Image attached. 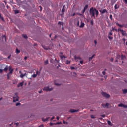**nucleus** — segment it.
I'll list each match as a JSON object with an SVG mask.
<instances>
[{"label":"nucleus","mask_w":127,"mask_h":127,"mask_svg":"<svg viewBox=\"0 0 127 127\" xmlns=\"http://www.w3.org/2000/svg\"><path fill=\"white\" fill-rule=\"evenodd\" d=\"M19 73H20V74H21L20 75V78H23V77H24L25 76V75H26V74H25V73L24 74L21 73V71H19Z\"/></svg>","instance_id":"obj_11"},{"label":"nucleus","mask_w":127,"mask_h":127,"mask_svg":"<svg viewBox=\"0 0 127 127\" xmlns=\"http://www.w3.org/2000/svg\"><path fill=\"white\" fill-rule=\"evenodd\" d=\"M100 12L101 14H104V13H108V11H107V9H104L103 10H100Z\"/></svg>","instance_id":"obj_5"},{"label":"nucleus","mask_w":127,"mask_h":127,"mask_svg":"<svg viewBox=\"0 0 127 127\" xmlns=\"http://www.w3.org/2000/svg\"><path fill=\"white\" fill-rule=\"evenodd\" d=\"M116 25H118V26H119V27H124V25H121L119 24V23H116Z\"/></svg>","instance_id":"obj_16"},{"label":"nucleus","mask_w":127,"mask_h":127,"mask_svg":"<svg viewBox=\"0 0 127 127\" xmlns=\"http://www.w3.org/2000/svg\"><path fill=\"white\" fill-rule=\"evenodd\" d=\"M52 125H53V123H50V125H51V126H52Z\"/></svg>","instance_id":"obj_62"},{"label":"nucleus","mask_w":127,"mask_h":127,"mask_svg":"<svg viewBox=\"0 0 127 127\" xmlns=\"http://www.w3.org/2000/svg\"><path fill=\"white\" fill-rule=\"evenodd\" d=\"M37 75H38V71H36V74H34L32 75V77H33V78H36V76H37Z\"/></svg>","instance_id":"obj_12"},{"label":"nucleus","mask_w":127,"mask_h":127,"mask_svg":"<svg viewBox=\"0 0 127 127\" xmlns=\"http://www.w3.org/2000/svg\"><path fill=\"white\" fill-rule=\"evenodd\" d=\"M0 19H1L2 21H4V19L2 17L1 14H0Z\"/></svg>","instance_id":"obj_20"},{"label":"nucleus","mask_w":127,"mask_h":127,"mask_svg":"<svg viewBox=\"0 0 127 127\" xmlns=\"http://www.w3.org/2000/svg\"><path fill=\"white\" fill-rule=\"evenodd\" d=\"M16 53L17 54H18V53H20V50H18V49L16 48Z\"/></svg>","instance_id":"obj_19"},{"label":"nucleus","mask_w":127,"mask_h":127,"mask_svg":"<svg viewBox=\"0 0 127 127\" xmlns=\"http://www.w3.org/2000/svg\"><path fill=\"white\" fill-rule=\"evenodd\" d=\"M124 58H126V57L125 56H122L121 57V59L123 60L124 59Z\"/></svg>","instance_id":"obj_40"},{"label":"nucleus","mask_w":127,"mask_h":127,"mask_svg":"<svg viewBox=\"0 0 127 127\" xmlns=\"http://www.w3.org/2000/svg\"><path fill=\"white\" fill-rule=\"evenodd\" d=\"M126 45H127V41H126Z\"/></svg>","instance_id":"obj_64"},{"label":"nucleus","mask_w":127,"mask_h":127,"mask_svg":"<svg viewBox=\"0 0 127 127\" xmlns=\"http://www.w3.org/2000/svg\"><path fill=\"white\" fill-rule=\"evenodd\" d=\"M118 107H124V104L123 103H120L118 105Z\"/></svg>","instance_id":"obj_24"},{"label":"nucleus","mask_w":127,"mask_h":127,"mask_svg":"<svg viewBox=\"0 0 127 127\" xmlns=\"http://www.w3.org/2000/svg\"><path fill=\"white\" fill-rule=\"evenodd\" d=\"M102 96H103V97H105V98H110V95L105 92H102Z\"/></svg>","instance_id":"obj_3"},{"label":"nucleus","mask_w":127,"mask_h":127,"mask_svg":"<svg viewBox=\"0 0 127 127\" xmlns=\"http://www.w3.org/2000/svg\"><path fill=\"white\" fill-rule=\"evenodd\" d=\"M16 106H20V103H17L16 104Z\"/></svg>","instance_id":"obj_43"},{"label":"nucleus","mask_w":127,"mask_h":127,"mask_svg":"<svg viewBox=\"0 0 127 127\" xmlns=\"http://www.w3.org/2000/svg\"><path fill=\"white\" fill-rule=\"evenodd\" d=\"M43 48H44V49H46V50H48V48H45V46H43Z\"/></svg>","instance_id":"obj_46"},{"label":"nucleus","mask_w":127,"mask_h":127,"mask_svg":"<svg viewBox=\"0 0 127 127\" xmlns=\"http://www.w3.org/2000/svg\"><path fill=\"white\" fill-rule=\"evenodd\" d=\"M3 72V69H0V74L2 73Z\"/></svg>","instance_id":"obj_42"},{"label":"nucleus","mask_w":127,"mask_h":127,"mask_svg":"<svg viewBox=\"0 0 127 127\" xmlns=\"http://www.w3.org/2000/svg\"><path fill=\"white\" fill-rule=\"evenodd\" d=\"M3 71H5V72H7V70H8V67L6 66L4 69H3Z\"/></svg>","instance_id":"obj_29"},{"label":"nucleus","mask_w":127,"mask_h":127,"mask_svg":"<svg viewBox=\"0 0 127 127\" xmlns=\"http://www.w3.org/2000/svg\"><path fill=\"white\" fill-rule=\"evenodd\" d=\"M18 93H15V96L13 97V102H17L18 101Z\"/></svg>","instance_id":"obj_2"},{"label":"nucleus","mask_w":127,"mask_h":127,"mask_svg":"<svg viewBox=\"0 0 127 127\" xmlns=\"http://www.w3.org/2000/svg\"><path fill=\"white\" fill-rule=\"evenodd\" d=\"M24 59H25V60H26V59H27V57H25Z\"/></svg>","instance_id":"obj_57"},{"label":"nucleus","mask_w":127,"mask_h":127,"mask_svg":"<svg viewBox=\"0 0 127 127\" xmlns=\"http://www.w3.org/2000/svg\"><path fill=\"white\" fill-rule=\"evenodd\" d=\"M9 71L10 72L8 74H9L10 75V74H12V72H13V70L11 68V67H9Z\"/></svg>","instance_id":"obj_15"},{"label":"nucleus","mask_w":127,"mask_h":127,"mask_svg":"<svg viewBox=\"0 0 127 127\" xmlns=\"http://www.w3.org/2000/svg\"><path fill=\"white\" fill-rule=\"evenodd\" d=\"M109 35H113V33H112V31H110L109 32Z\"/></svg>","instance_id":"obj_44"},{"label":"nucleus","mask_w":127,"mask_h":127,"mask_svg":"<svg viewBox=\"0 0 127 127\" xmlns=\"http://www.w3.org/2000/svg\"><path fill=\"white\" fill-rule=\"evenodd\" d=\"M114 8L115 9H118V8H119V6H118V5L117 4H115L114 6Z\"/></svg>","instance_id":"obj_27"},{"label":"nucleus","mask_w":127,"mask_h":127,"mask_svg":"<svg viewBox=\"0 0 127 127\" xmlns=\"http://www.w3.org/2000/svg\"><path fill=\"white\" fill-rule=\"evenodd\" d=\"M85 11H86V10L83 9L81 13L84 14V13H85Z\"/></svg>","instance_id":"obj_38"},{"label":"nucleus","mask_w":127,"mask_h":127,"mask_svg":"<svg viewBox=\"0 0 127 127\" xmlns=\"http://www.w3.org/2000/svg\"><path fill=\"white\" fill-rule=\"evenodd\" d=\"M22 86H23V82H21L18 84L17 87L19 88V87H22Z\"/></svg>","instance_id":"obj_14"},{"label":"nucleus","mask_w":127,"mask_h":127,"mask_svg":"<svg viewBox=\"0 0 127 127\" xmlns=\"http://www.w3.org/2000/svg\"><path fill=\"white\" fill-rule=\"evenodd\" d=\"M101 117H102V118H105V117H106V115H105V114H103L101 115Z\"/></svg>","instance_id":"obj_47"},{"label":"nucleus","mask_w":127,"mask_h":127,"mask_svg":"<svg viewBox=\"0 0 127 127\" xmlns=\"http://www.w3.org/2000/svg\"><path fill=\"white\" fill-rule=\"evenodd\" d=\"M54 116H53V117L51 118V120L52 121V120H54Z\"/></svg>","instance_id":"obj_53"},{"label":"nucleus","mask_w":127,"mask_h":127,"mask_svg":"<svg viewBox=\"0 0 127 127\" xmlns=\"http://www.w3.org/2000/svg\"><path fill=\"white\" fill-rule=\"evenodd\" d=\"M114 30H115V31H118V30H117L116 29V28H114V27H112V29L111 30V31H114Z\"/></svg>","instance_id":"obj_28"},{"label":"nucleus","mask_w":127,"mask_h":127,"mask_svg":"<svg viewBox=\"0 0 127 127\" xmlns=\"http://www.w3.org/2000/svg\"><path fill=\"white\" fill-rule=\"evenodd\" d=\"M15 124H16V126H18V123H16Z\"/></svg>","instance_id":"obj_63"},{"label":"nucleus","mask_w":127,"mask_h":127,"mask_svg":"<svg viewBox=\"0 0 127 127\" xmlns=\"http://www.w3.org/2000/svg\"><path fill=\"white\" fill-rule=\"evenodd\" d=\"M63 123H64V124H66V123H67V122H65V121H64Z\"/></svg>","instance_id":"obj_61"},{"label":"nucleus","mask_w":127,"mask_h":127,"mask_svg":"<svg viewBox=\"0 0 127 127\" xmlns=\"http://www.w3.org/2000/svg\"><path fill=\"white\" fill-rule=\"evenodd\" d=\"M72 16H75L76 15V13H73L72 15H71Z\"/></svg>","instance_id":"obj_50"},{"label":"nucleus","mask_w":127,"mask_h":127,"mask_svg":"<svg viewBox=\"0 0 127 127\" xmlns=\"http://www.w3.org/2000/svg\"><path fill=\"white\" fill-rule=\"evenodd\" d=\"M108 38L110 39V40H112V39H113V37L110 36H108Z\"/></svg>","instance_id":"obj_37"},{"label":"nucleus","mask_w":127,"mask_h":127,"mask_svg":"<svg viewBox=\"0 0 127 127\" xmlns=\"http://www.w3.org/2000/svg\"><path fill=\"white\" fill-rule=\"evenodd\" d=\"M65 5H64L63 6V8H62V13L63 14H64V12H65Z\"/></svg>","instance_id":"obj_8"},{"label":"nucleus","mask_w":127,"mask_h":127,"mask_svg":"<svg viewBox=\"0 0 127 127\" xmlns=\"http://www.w3.org/2000/svg\"><path fill=\"white\" fill-rule=\"evenodd\" d=\"M70 69H71V70H75V67H73V66H71V67H70Z\"/></svg>","instance_id":"obj_41"},{"label":"nucleus","mask_w":127,"mask_h":127,"mask_svg":"<svg viewBox=\"0 0 127 127\" xmlns=\"http://www.w3.org/2000/svg\"><path fill=\"white\" fill-rule=\"evenodd\" d=\"M125 3H127V0H124Z\"/></svg>","instance_id":"obj_49"},{"label":"nucleus","mask_w":127,"mask_h":127,"mask_svg":"<svg viewBox=\"0 0 127 127\" xmlns=\"http://www.w3.org/2000/svg\"><path fill=\"white\" fill-rule=\"evenodd\" d=\"M78 110L71 109L70 112L71 113H76V112H78Z\"/></svg>","instance_id":"obj_13"},{"label":"nucleus","mask_w":127,"mask_h":127,"mask_svg":"<svg viewBox=\"0 0 127 127\" xmlns=\"http://www.w3.org/2000/svg\"><path fill=\"white\" fill-rule=\"evenodd\" d=\"M84 26H85V23L82 22V23H81V25H80V27L81 28H82L84 27Z\"/></svg>","instance_id":"obj_18"},{"label":"nucleus","mask_w":127,"mask_h":127,"mask_svg":"<svg viewBox=\"0 0 127 127\" xmlns=\"http://www.w3.org/2000/svg\"><path fill=\"white\" fill-rule=\"evenodd\" d=\"M44 63H45V65H47V64L48 63V60H46L44 62Z\"/></svg>","instance_id":"obj_34"},{"label":"nucleus","mask_w":127,"mask_h":127,"mask_svg":"<svg viewBox=\"0 0 127 127\" xmlns=\"http://www.w3.org/2000/svg\"><path fill=\"white\" fill-rule=\"evenodd\" d=\"M94 43L95 44H97V41L96 40H94Z\"/></svg>","instance_id":"obj_54"},{"label":"nucleus","mask_w":127,"mask_h":127,"mask_svg":"<svg viewBox=\"0 0 127 127\" xmlns=\"http://www.w3.org/2000/svg\"><path fill=\"white\" fill-rule=\"evenodd\" d=\"M118 31H120V32H121V34H122V35L124 36V35H125V34H126V32L125 31H124L123 30H122L121 29H118Z\"/></svg>","instance_id":"obj_6"},{"label":"nucleus","mask_w":127,"mask_h":127,"mask_svg":"<svg viewBox=\"0 0 127 127\" xmlns=\"http://www.w3.org/2000/svg\"><path fill=\"white\" fill-rule=\"evenodd\" d=\"M74 58H75V59H80V60L81 59V57H80L79 56L77 57L76 56H74Z\"/></svg>","instance_id":"obj_21"},{"label":"nucleus","mask_w":127,"mask_h":127,"mask_svg":"<svg viewBox=\"0 0 127 127\" xmlns=\"http://www.w3.org/2000/svg\"><path fill=\"white\" fill-rule=\"evenodd\" d=\"M9 73H8L7 76V80H9L10 77L9 76Z\"/></svg>","instance_id":"obj_36"},{"label":"nucleus","mask_w":127,"mask_h":127,"mask_svg":"<svg viewBox=\"0 0 127 127\" xmlns=\"http://www.w3.org/2000/svg\"><path fill=\"white\" fill-rule=\"evenodd\" d=\"M55 85L56 86H59V84H58V83H55Z\"/></svg>","instance_id":"obj_56"},{"label":"nucleus","mask_w":127,"mask_h":127,"mask_svg":"<svg viewBox=\"0 0 127 127\" xmlns=\"http://www.w3.org/2000/svg\"><path fill=\"white\" fill-rule=\"evenodd\" d=\"M23 37H24V38H25V39H26L27 38V35H25V34H23L22 35Z\"/></svg>","instance_id":"obj_30"},{"label":"nucleus","mask_w":127,"mask_h":127,"mask_svg":"<svg viewBox=\"0 0 127 127\" xmlns=\"http://www.w3.org/2000/svg\"><path fill=\"white\" fill-rule=\"evenodd\" d=\"M60 58L61 59H63V58H66V57L65 56H60Z\"/></svg>","instance_id":"obj_35"},{"label":"nucleus","mask_w":127,"mask_h":127,"mask_svg":"<svg viewBox=\"0 0 127 127\" xmlns=\"http://www.w3.org/2000/svg\"><path fill=\"white\" fill-rule=\"evenodd\" d=\"M102 74H103V75H106V71H103V72H102Z\"/></svg>","instance_id":"obj_45"},{"label":"nucleus","mask_w":127,"mask_h":127,"mask_svg":"<svg viewBox=\"0 0 127 127\" xmlns=\"http://www.w3.org/2000/svg\"><path fill=\"white\" fill-rule=\"evenodd\" d=\"M59 124H61V122H58V123H57V125H59Z\"/></svg>","instance_id":"obj_58"},{"label":"nucleus","mask_w":127,"mask_h":127,"mask_svg":"<svg viewBox=\"0 0 127 127\" xmlns=\"http://www.w3.org/2000/svg\"><path fill=\"white\" fill-rule=\"evenodd\" d=\"M42 120L43 122H46V121H48V120H49V117H47L46 119L42 118Z\"/></svg>","instance_id":"obj_17"},{"label":"nucleus","mask_w":127,"mask_h":127,"mask_svg":"<svg viewBox=\"0 0 127 127\" xmlns=\"http://www.w3.org/2000/svg\"><path fill=\"white\" fill-rule=\"evenodd\" d=\"M107 123H108V125H109V126H112V123L111 122V121H108Z\"/></svg>","instance_id":"obj_32"},{"label":"nucleus","mask_w":127,"mask_h":127,"mask_svg":"<svg viewBox=\"0 0 127 127\" xmlns=\"http://www.w3.org/2000/svg\"><path fill=\"white\" fill-rule=\"evenodd\" d=\"M123 94H127V89L123 90Z\"/></svg>","instance_id":"obj_25"},{"label":"nucleus","mask_w":127,"mask_h":127,"mask_svg":"<svg viewBox=\"0 0 127 127\" xmlns=\"http://www.w3.org/2000/svg\"><path fill=\"white\" fill-rule=\"evenodd\" d=\"M70 61H69V60H67L66 61V64H70Z\"/></svg>","instance_id":"obj_39"},{"label":"nucleus","mask_w":127,"mask_h":127,"mask_svg":"<svg viewBox=\"0 0 127 127\" xmlns=\"http://www.w3.org/2000/svg\"><path fill=\"white\" fill-rule=\"evenodd\" d=\"M15 14H17L18 13H19V11L18 10H16L14 11Z\"/></svg>","instance_id":"obj_31"},{"label":"nucleus","mask_w":127,"mask_h":127,"mask_svg":"<svg viewBox=\"0 0 127 127\" xmlns=\"http://www.w3.org/2000/svg\"><path fill=\"white\" fill-rule=\"evenodd\" d=\"M91 118H92V119H94L95 117H94V115H91Z\"/></svg>","instance_id":"obj_51"},{"label":"nucleus","mask_w":127,"mask_h":127,"mask_svg":"<svg viewBox=\"0 0 127 127\" xmlns=\"http://www.w3.org/2000/svg\"><path fill=\"white\" fill-rule=\"evenodd\" d=\"M44 91H46V92L48 91H52V88H49V87H45L43 89Z\"/></svg>","instance_id":"obj_4"},{"label":"nucleus","mask_w":127,"mask_h":127,"mask_svg":"<svg viewBox=\"0 0 127 127\" xmlns=\"http://www.w3.org/2000/svg\"><path fill=\"white\" fill-rule=\"evenodd\" d=\"M57 120H59V117L57 116Z\"/></svg>","instance_id":"obj_60"},{"label":"nucleus","mask_w":127,"mask_h":127,"mask_svg":"<svg viewBox=\"0 0 127 127\" xmlns=\"http://www.w3.org/2000/svg\"><path fill=\"white\" fill-rule=\"evenodd\" d=\"M94 56H95V55H92V57H91L89 58V61H91V60H92V59H93V58H94Z\"/></svg>","instance_id":"obj_23"},{"label":"nucleus","mask_w":127,"mask_h":127,"mask_svg":"<svg viewBox=\"0 0 127 127\" xmlns=\"http://www.w3.org/2000/svg\"><path fill=\"white\" fill-rule=\"evenodd\" d=\"M111 61H112V62L114 61V58H112L111 59Z\"/></svg>","instance_id":"obj_55"},{"label":"nucleus","mask_w":127,"mask_h":127,"mask_svg":"<svg viewBox=\"0 0 127 127\" xmlns=\"http://www.w3.org/2000/svg\"><path fill=\"white\" fill-rule=\"evenodd\" d=\"M117 2V0H111V5H113V4H115V3H116V2Z\"/></svg>","instance_id":"obj_10"},{"label":"nucleus","mask_w":127,"mask_h":127,"mask_svg":"<svg viewBox=\"0 0 127 127\" xmlns=\"http://www.w3.org/2000/svg\"><path fill=\"white\" fill-rule=\"evenodd\" d=\"M39 7L41 8V10H42V7H41V6H40Z\"/></svg>","instance_id":"obj_59"},{"label":"nucleus","mask_w":127,"mask_h":127,"mask_svg":"<svg viewBox=\"0 0 127 127\" xmlns=\"http://www.w3.org/2000/svg\"><path fill=\"white\" fill-rule=\"evenodd\" d=\"M123 108H127V106L123 105Z\"/></svg>","instance_id":"obj_48"},{"label":"nucleus","mask_w":127,"mask_h":127,"mask_svg":"<svg viewBox=\"0 0 127 127\" xmlns=\"http://www.w3.org/2000/svg\"><path fill=\"white\" fill-rule=\"evenodd\" d=\"M88 5H86L84 7L83 9H84L85 10H87V9H88Z\"/></svg>","instance_id":"obj_26"},{"label":"nucleus","mask_w":127,"mask_h":127,"mask_svg":"<svg viewBox=\"0 0 127 127\" xmlns=\"http://www.w3.org/2000/svg\"><path fill=\"white\" fill-rule=\"evenodd\" d=\"M2 39H3V41H4L3 39H4L5 41H6V37L5 35L3 36Z\"/></svg>","instance_id":"obj_22"},{"label":"nucleus","mask_w":127,"mask_h":127,"mask_svg":"<svg viewBox=\"0 0 127 127\" xmlns=\"http://www.w3.org/2000/svg\"><path fill=\"white\" fill-rule=\"evenodd\" d=\"M102 106H103V108H108L109 103H106V104H102Z\"/></svg>","instance_id":"obj_9"},{"label":"nucleus","mask_w":127,"mask_h":127,"mask_svg":"<svg viewBox=\"0 0 127 127\" xmlns=\"http://www.w3.org/2000/svg\"><path fill=\"white\" fill-rule=\"evenodd\" d=\"M89 13L91 17L96 18V17H98V16L99 15V11H98V10L95 8L91 7L89 10ZM95 13L96 16L95 15Z\"/></svg>","instance_id":"obj_1"},{"label":"nucleus","mask_w":127,"mask_h":127,"mask_svg":"<svg viewBox=\"0 0 127 127\" xmlns=\"http://www.w3.org/2000/svg\"><path fill=\"white\" fill-rule=\"evenodd\" d=\"M83 61H80V64H83Z\"/></svg>","instance_id":"obj_52"},{"label":"nucleus","mask_w":127,"mask_h":127,"mask_svg":"<svg viewBox=\"0 0 127 127\" xmlns=\"http://www.w3.org/2000/svg\"><path fill=\"white\" fill-rule=\"evenodd\" d=\"M58 24L59 25H62V29H63V30H64V22H59L58 23Z\"/></svg>","instance_id":"obj_7"},{"label":"nucleus","mask_w":127,"mask_h":127,"mask_svg":"<svg viewBox=\"0 0 127 127\" xmlns=\"http://www.w3.org/2000/svg\"><path fill=\"white\" fill-rule=\"evenodd\" d=\"M109 18H110L111 20H113V15H112V14L110 15Z\"/></svg>","instance_id":"obj_33"}]
</instances>
